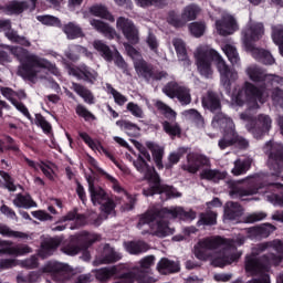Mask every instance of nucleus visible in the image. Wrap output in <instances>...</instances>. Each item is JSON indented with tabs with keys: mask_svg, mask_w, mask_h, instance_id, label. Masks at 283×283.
I'll return each mask as SVG.
<instances>
[{
	"mask_svg": "<svg viewBox=\"0 0 283 283\" xmlns=\"http://www.w3.org/2000/svg\"><path fill=\"white\" fill-rule=\"evenodd\" d=\"M244 244V237L234 240L222 239L221 237H207L200 239L193 247V253L198 260L207 262L210 260L213 266H227L240 259L238 247Z\"/></svg>",
	"mask_w": 283,
	"mask_h": 283,
	"instance_id": "nucleus-1",
	"label": "nucleus"
},
{
	"mask_svg": "<svg viewBox=\"0 0 283 283\" xmlns=\"http://www.w3.org/2000/svg\"><path fill=\"white\" fill-rule=\"evenodd\" d=\"M283 260V241L274 240L261 243L252 249V254L247 258L245 271L259 279H252L247 283H271L269 269L272 264H279Z\"/></svg>",
	"mask_w": 283,
	"mask_h": 283,
	"instance_id": "nucleus-2",
	"label": "nucleus"
},
{
	"mask_svg": "<svg viewBox=\"0 0 283 283\" xmlns=\"http://www.w3.org/2000/svg\"><path fill=\"white\" fill-rule=\"evenodd\" d=\"M195 59L197 70L200 76H203L205 78H209V76L213 74L211 63L216 61L217 69L221 76V85L226 90V94L231 92V81H235V78H238V73L231 71L218 51L213 49H199L195 54Z\"/></svg>",
	"mask_w": 283,
	"mask_h": 283,
	"instance_id": "nucleus-3",
	"label": "nucleus"
},
{
	"mask_svg": "<svg viewBox=\"0 0 283 283\" xmlns=\"http://www.w3.org/2000/svg\"><path fill=\"white\" fill-rule=\"evenodd\" d=\"M7 50L10 51L18 61H20L21 65L19 67L18 74L24 81H31L33 82L36 76H39V70H48L50 74H53L54 76H59V67H56V64H53L48 59L39 57L34 54H29L28 50L21 48V46H10L7 45Z\"/></svg>",
	"mask_w": 283,
	"mask_h": 283,
	"instance_id": "nucleus-4",
	"label": "nucleus"
},
{
	"mask_svg": "<svg viewBox=\"0 0 283 283\" xmlns=\"http://www.w3.org/2000/svg\"><path fill=\"white\" fill-rule=\"evenodd\" d=\"M211 126L214 129H219L222 137L218 142V147L221 151L228 149V147H237V149H249V140L238 134L235 129V123L224 113H218L213 116Z\"/></svg>",
	"mask_w": 283,
	"mask_h": 283,
	"instance_id": "nucleus-5",
	"label": "nucleus"
},
{
	"mask_svg": "<svg viewBox=\"0 0 283 283\" xmlns=\"http://www.w3.org/2000/svg\"><path fill=\"white\" fill-rule=\"evenodd\" d=\"M241 35L245 50L251 52L258 63H262V65H274L275 57H273V54L269 50L255 48V43L264 36V24L262 22L248 24L243 28Z\"/></svg>",
	"mask_w": 283,
	"mask_h": 283,
	"instance_id": "nucleus-6",
	"label": "nucleus"
},
{
	"mask_svg": "<svg viewBox=\"0 0 283 283\" xmlns=\"http://www.w3.org/2000/svg\"><path fill=\"white\" fill-rule=\"evenodd\" d=\"M163 210H148L146 213L139 217L137 229L145 233H149L147 228L151 229L153 235L157 238H167L174 233V228L169 227V222L165 221V218H170L161 213Z\"/></svg>",
	"mask_w": 283,
	"mask_h": 283,
	"instance_id": "nucleus-7",
	"label": "nucleus"
},
{
	"mask_svg": "<svg viewBox=\"0 0 283 283\" xmlns=\"http://www.w3.org/2000/svg\"><path fill=\"white\" fill-rule=\"evenodd\" d=\"M181 168L188 174H198L200 171V178H227L224 172L211 169V160L207 156L197 153H189L187 155V164Z\"/></svg>",
	"mask_w": 283,
	"mask_h": 283,
	"instance_id": "nucleus-8",
	"label": "nucleus"
},
{
	"mask_svg": "<svg viewBox=\"0 0 283 283\" xmlns=\"http://www.w3.org/2000/svg\"><path fill=\"white\" fill-rule=\"evenodd\" d=\"M241 120H247L245 128L256 140H260L271 132L273 119L266 114H259L256 117L251 116L249 113L240 114Z\"/></svg>",
	"mask_w": 283,
	"mask_h": 283,
	"instance_id": "nucleus-9",
	"label": "nucleus"
},
{
	"mask_svg": "<svg viewBox=\"0 0 283 283\" xmlns=\"http://www.w3.org/2000/svg\"><path fill=\"white\" fill-rule=\"evenodd\" d=\"M155 107L158 109V112H160V114H163L165 118L168 119L161 123V127L165 134H167L171 140H175L176 138H182V127L180 124H178V122H176V117L178 116L176 111H174L169 105L165 104V102L160 99L155 103Z\"/></svg>",
	"mask_w": 283,
	"mask_h": 283,
	"instance_id": "nucleus-10",
	"label": "nucleus"
},
{
	"mask_svg": "<svg viewBox=\"0 0 283 283\" xmlns=\"http://www.w3.org/2000/svg\"><path fill=\"white\" fill-rule=\"evenodd\" d=\"M263 154L268 156V167L273 171V176L280 178V174L283 171V145L269 140L263 146Z\"/></svg>",
	"mask_w": 283,
	"mask_h": 283,
	"instance_id": "nucleus-11",
	"label": "nucleus"
},
{
	"mask_svg": "<svg viewBox=\"0 0 283 283\" xmlns=\"http://www.w3.org/2000/svg\"><path fill=\"white\" fill-rule=\"evenodd\" d=\"M86 180L88 182V191L94 207L99 206L102 213H106L107 216L114 213L116 205H114V201L107 197V192L96 185V179L87 178Z\"/></svg>",
	"mask_w": 283,
	"mask_h": 283,
	"instance_id": "nucleus-12",
	"label": "nucleus"
},
{
	"mask_svg": "<svg viewBox=\"0 0 283 283\" xmlns=\"http://www.w3.org/2000/svg\"><path fill=\"white\" fill-rule=\"evenodd\" d=\"M262 86L258 87L251 82H244L241 90L238 91L234 96V103L239 107L244 106V103H263L262 98L264 96V91Z\"/></svg>",
	"mask_w": 283,
	"mask_h": 283,
	"instance_id": "nucleus-13",
	"label": "nucleus"
},
{
	"mask_svg": "<svg viewBox=\"0 0 283 283\" xmlns=\"http://www.w3.org/2000/svg\"><path fill=\"white\" fill-rule=\"evenodd\" d=\"M247 74L252 81V83H256L260 85L262 90H271L275 83H280V76L266 73V70L258 66L248 67Z\"/></svg>",
	"mask_w": 283,
	"mask_h": 283,
	"instance_id": "nucleus-14",
	"label": "nucleus"
},
{
	"mask_svg": "<svg viewBox=\"0 0 283 283\" xmlns=\"http://www.w3.org/2000/svg\"><path fill=\"white\" fill-rule=\"evenodd\" d=\"M163 92L168 98H177L181 105L191 104V91L186 86L178 84V82H168Z\"/></svg>",
	"mask_w": 283,
	"mask_h": 283,
	"instance_id": "nucleus-15",
	"label": "nucleus"
},
{
	"mask_svg": "<svg viewBox=\"0 0 283 283\" xmlns=\"http://www.w3.org/2000/svg\"><path fill=\"white\" fill-rule=\"evenodd\" d=\"M149 190H144V195L154 196V193H159L164 200H169V198H180L182 193L176 191L172 187L163 185L160 179L150 178L148 179Z\"/></svg>",
	"mask_w": 283,
	"mask_h": 283,
	"instance_id": "nucleus-16",
	"label": "nucleus"
},
{
	"mask_svg": "<svg viewBox=\"0 0 283 283\" xmlns=\"http://www.w3.org/2000/svg\"><path fill=\"white\" fill-rule=\"evenodd\" d=\"M139 156L137 160L134 161V167L139 171L140 174H144V178H160V175L156 172V168L154 166H149L148 163H151V155L149 154V150L147 148L142 147L139 148ZM146 159V160H145Z\"/></svg>",
	"mask_w": 283,
	"mask_h": 283,
	"instance_id": "nucleus-17",
	"label": "nucleus"
},
{
	"mask_svg": "<svg viewBox=\"0 0 283 283\" xmlns=\"http://www.w3.org/2000/svg\"><path fill=\"white\" fill-rule=\"evenodd\" d=\"M116 28L124 34L130 45H137L140 41V38L138 36V28H136V24H134V21L129 20V18H117Z\"/></svg>",
	"mask_w": 283,
	"mask_h": 283,
	"instance_id": "nucleus-18",
	"label": "nucleus"
},
{
	"mask_svg": "<svg viewBox=\"0 0 283 283\" xmlns=\"http://www.w3.org/2000/svg\"><path fill=\"white\" fill-rule=\"evenodd\" d=\"M38 0H11L7 4H0V10L8 17L23 14L25 10H34Z\"/></svg>",
	"mask_w": 283,
	"mask_h": 283,
	"instance_id": "nucleus-19",
	"label": "nucleus"
},
{
	"mask_svg": "<svg viewBox=\"0 0 283 283\" xmlns=\"http://www.w3.org/2000/svg\"><path fill=\"white\" fill-rule=\"evenodd\" d=\"M118 272L115 273V281L113 283H147L149 280H147L145 276H140L136 274L134 271H127V266L125 265H117Z\"/></svg>",
	"mask_w": 283,
	"mask_h": 283,
	"instance_id": "nucleus-20",
	"label": "nucleus"
},
{
	"mask_svg": "<svg viewBox=\"0 0 283 283\" xmlns=\"http://www.w3.org/2000/svg\"><path fill=\"white\" fill-rule=\"evenodd\" d=\"M24 163L30 167V169H33V171H42V174L46 178H54L56 176V171L59 168L53 163H44V161H34L28 157L23 158Z\"/></svg>",
	"mask_w": 283,
	"mask_h": 283,
	"instance_id": "nucleus-21",
	"label": "nucleus"
},
{
	"mask_svg": "<svg viewBox=\"0 0 283 283\" xmlns=\"http://www.w3.org/2000/svg\"><path fill=\"white\" fill-rule=\"evenodd\" d=\"M216 29L220 36H230L238 30V21L233 15H224L220 20L216 21Z\"/></svg>",
	"mask_w": 283,
	"mask_h": 283,
	"instance_id": "nucleus-22",
	"label": "nucleus"
},
{
	"mask_svg": "<svg viewBox=\"0 0 283 283\" xmlns=\"http://www.w3.org/2000/svg\"><path fill=\"white\" fill-rule=\"evenodd\" d=\"M203 109H208L212 114H222V102L220 95L213 91H208L206 96L201 99Z\"/></svg>",
	"mask_w": 283,
	"mask_h": 283,
	"instance_id": "nucleus-23",
	"label": "nucleus"
},
{
	"mask_svg": "<svg viewBox=\"0 0 283 283\" xmlns=\"http://www.w3.org/2000/svg\"><path fill=\"white\" fill-rule=\"evenodd\" d=\"M32 249L28 245H15L12 247V241L0 240V255L7 253V255H27L31 253Z\"/></svg>",
	"mask_w": 283,
	"mask_h": 283,
	"instance_id": "nucleus-24",
	"label": "nucleus"
},
{
	"mask_svg": "<svg viewBox=\"0 0 283 283\" xmlns=\"http://www.w3.org/2000/svg\"><path fill=\"white\" fill-rule=\"evenodd\" d=\"M161 214L166 216V218H179V220H196V212L193 210L185 211L180 207L163 208Z\"/></svg>",
	"mask_w": 283,
	"mask_h": 283,
	"instance_id": "nucleus-25",
	"label": "nucleus"
},
{
	"mask_svg": "<svg viewBox=\"0 0 283 283\" xmlns=\"http://www.w3.org/2000/svg\"><path fill=\"white\" fill-rule=\"evenodd\" d=\"M154 262H156V256L155 255H148L139 261V269H136L135 274L140 275V277H145L148 280L146 283H153L156 282L154 277L149 276V273H151V266H154Z\"/></svg>",
	"mask_w": 283,
	"mask_h": 283,
	"instance_id": "nucleus-26",
	"label": "nucleus"
},
{
	"mask_svg": "<svg viewBox=\"0 0 283 283\" xmlns=\"http://www.w3.org/2000/svg\"><path fill=\"white\" fill-rule=\"evenodd\" d=\"M60 30L64 32L70 41H74V39H83V36H85L83 28H81L76 22H67L66 24H62Z\"/></svg>",
	"mask_w": 283,
	"mask_h": 283,
	"instance_id": "nucleus-27",
	"label": "nucleus"
},
{
	"mask_svg": "<svg viewBox=\"0 0 283 283\" xmlns=\"http://www.w3.org/2000/svg\"><path fill=\"white\" fill-rule=\"evenodd\" d=\"M134 67L138 76L144 78L147 83L151 81V76H154V65L149 64L145 60H138L134 63Z\"/></svg>",
	"mask_w": 283,
	"mask_h": 283,
	"instance_id": "nucleus-28",
	"label": "nucleus"
},
{
	"mask_svg": "<svg viewBox=\"0 0 283 283\" xmlns=\"http://www.w3.org/2000/svg\"><path fill=\"white\" fill-rule=\"evenodd\" d=\"M157 271L161 275H169L170 273H178V271H180V263L171 261L167 258H163L157 263Z\"/></svg>",
	"mask_w": 283,
	"mask_h": 283,
	"instance_id": "nucleus-29",
	"label": "nucleus"
},
{
	"mask_svg": "<svg viewBox=\"0 0 283 283\" xmlns=\"http://www.w3.org/2000/svg\"><path fill=\"white\" fill-rule=\"evenodd\" d=\"M72 90L76 93L77 96H81V98H83L84 103H87V105H94V94L87 87L76 82H73Z\"/></svg>",
	"mask_w": 283,
	"mask_h": 283,
	"instance_id": "nucleus-30",
	"label": "nucleus"
},
{
	"mask_svg": "<svg viewBox=\"0 0 283 283\" xmlns=\"http://www.w3.org/2000/svg\"><path fill=\"white\" fill-rule=\"evenodd\" d=\"M67 265L56 262L50 261L42 268V273H52L53 275H67Z\"/></svg>",
	"mask_w": 283,
	"mask_h": 283,
	"instance_id": "nucleus-31",
	"label": "nucleus"
},
{
	"mask_svg": "<svg viewBox=\"0 0 283 283\" xmlns=\"http://www.w3.org/2000/svg\"><path fill=\"white\" fill-rule=\"evenodd\" d=\"M243 213H244V210L242 209L241 205L235 203L233 201H229L226 205L224 216L227 220H237L238 218L242 217Z\"/></svg>",
	"mask_w": 283,
	"mask_h": 283,
	"instance_id": "nucleus-32",
	"label": "nucleus"
},
{
	"mask_svg": "<svg viewBox=\"0 0 283 283\" xmlns=\"http://www.w3.org/2000/svg\"><path fill=\"white\" fill-rule=\"evenodd\" d=\"M116 125L122 132H125L127 136H130V138H136L137 134L140 133L139 126L127 119H119L116 122Z\"/></svg>",
	"mask_w": 283,
	"mask_h": 283,
	"instance_id": "nucleus-33",
	"label": "nucleus"
},
{
	"mask_svg": "<svg viewBox=\"0 0 283 283\" xmlns=\"http://www.w3.org/2000/svg\"><path fill=\"white\" fill-rule=\"evenodd\" d=\"M90 12H91V14H93V17H98L99 19H105L106 21H109L111 23H114V21H116V19L114 18V14H112V12H109L107 7H105L103 4H95V6L91 7Z\"/></svg>",
	"mask_w": 283,
	"mask_h": 283,
	"instance_id": "nucleus-34",
	"label": "nucleus"
},
{
	"mask_svg": "<svg viewBox=\"0 0 283 283\" xmlns=\"http://www.w3.org/2000/svg\"><path fill=\"white\" fill-rule=\"evenodd\" d=\"M185 154H187V148H185V147L179 148L177 153L169 154L168 163H166L164 165V169H166V171H168V174H166V176H170L171 169H174V165H178L180 163V158H182V156H185Z\"/></svg>",
	"mask_w": 283,
	"mask_h": 283,
	"instance_id": "nucleus-35",
	"label": "nucleus"
},
{
	"mask_svg": "<svg viewBox=\"0 0 283 283\" xmlns=\"http://www.w3.org/2000/svg\"><path fill=\"white\" fill-rule=\"evenodd\" d=\"M93 46L105 61H108V63L114 61V52H112V49H109V45L105 44V42L96 40L94 41Z\"/></svg>",
	"mask_w": 283,
	"mask_h": 283,
	"instance_id": "nucleus-36",
	"label": "nucleus"
},
{
	"mask_svg": "<svg viewBox=\"0 0 283 283\" xmlns=\"http://www.w3.org/2000/svg\"><path fill=\"white\" fill-rule=\"evenodd\" d=\"M59 244H61V239L55 238V239H48L42 243V248L40 251V256L41 258H48L49 255H52L54 251H56Z\"/></svg>",
	"mask_w": 283,
	"mask_h": 283,
	"instance_id": "nucleus-37",
	"label": "nucleus"
},
{
	"mask_svg": "<svg viewBox=\"0 0 283 283\" xmlns=\"http://www.w3.org/2000/svg\"><path fill=\"white\" fill-rule=\"evenodd\" d=\"M81 78L80 81H84L85 83H90L91 85H94L98 78V72L96 70L82 64L81 65Z\"/></svg>",
	"mask_w": 283,
	"mask_h": 283,
	"instance_id": "nucleus-38",
	"label": "nucleus"
},
{
	"mask_svg": "<svg viewBox=\"0 0 283 283\" xmlns=\"http://www.w3.org/2000/svg\"><path fill=\"white\" fill-rule=\"evenodd\" d=\"M96 280L99 282H107L111 277L115 276V273H118V265H114L111 268H102L94 271Z\"/></svg>",
	"mask_w": 283,
	"mask_h": 283,
	"instance_id": "nucleus-39",
	"label": "nucleus"
},
{
	"mask_svg": "<svg viewBox=\"0 0 283 283\" xmlns=\"http://www.w3.org/2000/svg\"><path fill=\"white\" fill-rule=\"evenodd\" d=\"M14 207H18L19 209H32V207H36V202L32 200V197L30 195H21L18 193L15 198L13 199Z\"/></svg>",
	"mask_w": 283,
	"mask_h": 283,
	"instance_id": "nucleus-40",
	"label": "nucleus"
},
{
	"mask_svg": "<svg viewBox=\"0 0 283 283\" xmlns=\"http://www.w3.org/2000/svg\"><path fill=\"white\" fill-rule=\"evenodd\" d=\"M125 250L127 253H130V255H138V253H145V251H148L149 245L143 241H132L125 243Z\"/></svg>",
	"mask_w": 283,
	"mask_h": 283,
	"instance_id": "nucleus-41",
	"label": "nucleus"
},
{
	"mask_svg": "<svg viewBox=\"0 0 283 283\" xmlns=\"http://www.w3.org/2000/svg\"><path fill=\"white\" fill-rule=\"evenodd\" d=\"M272 41L275 43L279 48V52L281 56L283 57V25L282 24H276L272 25Z\"/></svg>",
	"mask_w": 283,
	"mask_h": 283,
	"instance_id": "nucleus-42",
	"label": "nucleus"
},
{
	"mask_svg": "<svg viewBox=\"0 0 283 283\" xmlns=\"http://www.w3.org/2000/svg\"><path fill=\"white\" fill-rule=\"evenodd\" d=\"M90 24L97 32L105 34V36H112L115 33L114 29L109 27V24L103 22L102 20L92 19L90 20Z\"/></svg>",
	"mask_w": 283,
	"mask_h": 283,
	"instance_id": "nucleus-43",
	"label": "nucleus"
},
{
	"mask_svg": "<svg viewBox=\"0 0 283 283\" xmlns=\"http://www.w3.org/2000/svg\"><path fill=\"white\" fill-rule=\"evenodd\" d=\"M6 36L7 39H9V41H11V43H17L18 45H22L23 48H30L32 45L28 38L19 35V32L14 30L7 31Z\"/></svg>",
	"mask_w": 283,
	"mask_h": 283,
	"instance_id": "nucleus-44",
	"label": "nucleus"
},
{
	"mask_svg": "<svg viewBox=\"0 0 283 283\" xmlns=\"http://www.w3.org/2000/svg\"><path fill=\"white\" fill-rule=\"evenodd\" d=\"M120 258H123V255L114 251V248L109 245L104 247L102 264H111V262H118Z\"/></svg>",
	"mask_w": 283,
	"mask_h": 283,
	"instance_id": "nucleus-45",
	"label": "nucleus"
},
{
	"mask_svg": "<svg viewBox=\"0 0 283 283\" xmlns=\"http://www.w3.org/2000/svg\"><path fill=\"white\" fill-rule=\"evenodd\" d=\"M223 52L232 65L240 64V54H238V49H235V46L226 44Z\"/></svg>",
	"mask_w": 283,
	"mask_h": 283,
	"instance_id": "nucleus-46",
	"label": "nucleus"
},
{
	"mask_svg": "<svg viewBox=\"0 0 283 283\" xmlns=\"http://www.w3.org/2000/svg\"><path fill=\"white\" fill-rule=\"evenodd\" d=\"M0 235H3L4 238H20L22 240L28 238L25 232L14 231L3 223H0Z\"/></svg>",
	"mask_w": 283,
	"mask_h": 283,
	"instance_id": "nucleus-47",
	"label": "nucleus"
},
{
	"mask_svg": "<svg viewBox=\"0 0 283 283\" xmlns=\"http://www.w3.org/2000/svg\"><path fill=\"white\" fill-rule=\"evenodd\" d=\"M172 45L176 50L179 61H187V59H189V56L187 55V46L181 39L172 40Z\"/></svg>",
	"mask_w": 283,
	"mask_h": 283,
	"instance_id": "nucleus-48",
	"label": "nucleus"
},
{
	"mask_svg": "<svg viewBox=\"0 0 283 283\" xmlns=\"http://www.w3.org/2000/svg\"><path fill=\"white\" fill-rule=\"evenodd\" d=\"M199 12H200V8H198V6L189 4L184 9V12L181 13V15L187 23V21H196Z\"/></svg>",
	"mask_w": 283,
	"mask_h": 283,
	"instance_id": "nucleus-49",
	"label": "nucleus"
},
{
	"mask_svg": "<svg viewBox=\"0 0 283 283\" xmlns=\"http://www.w3.org/2000/svg\"><path fill=\"white\" fill-rule=\"evenodd\" d=\"M248 169H251V161L238 159L234 161L232 174L233 176H242L247 174Z\"/></svg>",
	"mask_w": 283,
	"mask_h": 283,
	"instance_id": "nucleus-50",
	"label": "nucleus"
},
{
	"mask_svg": "<svg viewBox=\"0 0 283 283\" xmlns=\"http://www.w3.org/2000/svg\"><path fill=\"white\" fill-rule=\"evenodd\" d=\"M35 125L36 127H41L43 134H45L46 136H50V134H52V124H50V122H48V119H45V117L41 114H35Z\"/></svg>",
	"mask_w": 283,
	"mask_h": 283,
	"instance_id": "nucleus-51",
	"label": "nucleus"
},
{
	"mask_svg": "<svg viewBox=\"0 0 283 283\" xmlns=\"http://www.w3.org/2000/svg\"><path fill=\"white\" fill-rule=\"evenodd\" d=\"M186 114L187 116H190L196 127H198L199 129H202L205 127V117H202V114H200V112H198L196 108H190L186 111Z\"/></svg>",
	"mask_w": 283,
	"mask_h": 283,
	"instance_id": "nucleus-52",
	"label": "nucleus"
},
{
	"mask_svg": "<svg viewBox=\"0 0 283 283\" xmlns=\"http://www.w3.org/2000/svg\"><path fill=\"white\" fill-rule=\"evenodd\" d=\"M75 113L80 116V118H84V120L90 122V120H96V115H94L85 105L83 104H77L75 107Z\"/></svg>",
	"mask_w": 283,
	"mask_h": 283,
	"instance_id": "nucleus-53",
	"label": "nucleus"
},
{
	"mask_svg": "<svg viewBox=\"0 0 283 283\" xmlns=\"http://www.w3.org/2000/svg\"><path fill=\"white\" fill-rule=\"evenodd\" d=\"M38 21L43 23V25H53L54 28H63V23L61 22V19L54 17V15H40L38 17Z\"/></svg>",
	"mask_w": 283,
	"mask_h": 283,
	"instance_id": "nucleus-54",
	"label": "nucleus"
},
{
	"mask_svg": "<svg viewBox=\"0 0 283 283\" xmlns=\"http://www.w3.org/2000/svg\"><path fill=\"white\" fill-rule=\"evenodd\" d=\"M98 240H101V237L98 234L83 232L81 237V242H83L84 245L82 247V249L85 251L88 247H92L94 242H98Z\"/></svg>",
	"mask_w": 283,
	"mask_h": 283,
	"instance_id": "nucleus-55",
	"label": "nucleus"
},
{
	"mask_svg": "<svg viewBox=\"0 0 283 283\" xmlns=\"http://www.w3.org/2000/svg\"><path fill=\"white\" fill-rule=\"evenodd\" d=\"M164 156L165 150L163 148L153 149V160L159 171L165 169V164H163Z\"/></svg>",
	"mask_w": 283,
	"mask_h": 283,
	"instance_id": "nucleus-56",
	"label": "nucleus"
},
{
	"mask_svg": "<svg viewBox=\"0 0 283 283\" xmlns=\"http://www.w3.org/2000/svg\"><path fill=\"white\" fill-rule=\"evenodd\" d=\"M205 23L202 22H192L189 24V32L192 34V36H196V39H200L205 34Z\"/></svg>",
	"mask_w": 283,
	"mask_h": 283,
	"instance_id": "nucleus-57",
	"label": "nucleus"
},
{
	"mask_svg": "<svg viewBox=\"0 0 283 283\" xmlns=\"http://www.w3.org/2000/svg\"><path fill=\"white\" fill-rule=\"evenodd\" d=\"M168 23L169 25H172L174 28H185L187 25V21L182 19L181 17L176 14L175 12H170L168 17Z\"/></svg>",
	"mask_w": 283,
	"mask_h": 283,
	"instance_id": "nucleus-58",
	"label": "nucleus"
},
{
	"mask_svg": "<svg viewBox=\"0 0 283 283\" xmlns=\"http://www.w3.org/2000/svg\"><path fill=\"white\" fill-rule=\"evenodd\" d=\"M217 214L214 212L201 213L200 219L198 221V227H202V224H216Z\"/></svg>",
	"mask_w": 283,
	"mask_h": 283,
	"instance_id": "nucleus-59",
	"label": "nucleus"
},
{
	"mask_svg": "<svg viewBox=\"0 0 283 283\" xmlns=\"http://www.w3.org/2000/svg\"><path fill=\"white\" fill-rule=\"evenodd\" d=\"M126 108L129 113H132L133 116H135V118H143L145 116L143 108L139 107L138 104L134 102H129Z\"/></svg>",
	"mask_w": 283,
	"mask_h": 283,
	"instance_id": "nucleus-60",
	"label": "nucleus"
},
{
	"mask_svg": "<svg viewBox=\"0 0 283 283\" xmlns=\"http://www.w3.org/2000/svg\"><path fill=\"white\" fill-rule=\"evenodd\" d=\"M12 106L15 107V109H18V112H21V114H23V116H25V118H28L29 120H32V115L30 114V111L28 109V106H25V104H23V102H18L12 101Z\"/></svg>",
	"mask_w": 283,
	"mask_h": 283,
	"instance_id": "nucleus-61",
	"label": "nucleus"
},
{
	"mask_svg": "<svg viewBox=\"0 0 283 283\" xmlns=\"http://www.w3.org/2000/svg\"><path fill=\"white\" fill-rule=\"evenodd\" d=\"M255 193L253 190H244L238 186L232 187V190L230 191V196L232 198H242L243 196H251Z\"/></svg>",
	"mask_w": 283,
	"mask_h": 283,
	"instance_id": "nucleus-62",
	"label": "nucleus"
},
{
	"mask_svg": "<svg viewBox=\"0 0 283 283\" xmlns=\"http://www.w3.org/2000/svg\"><path fill=\"white\" fill-rule=\"evenodd\" d=\"M115 65L122 70V72L124 74H127L128 70H127V62H125V59H123L122 54L118 53V51H116V55H115Z\"/></svg>",
	"mask_w": 283,
	"mask_h": 283,
	"instance_id": "nucleus-63",
	"label": "nucleus"
},
{
	"mask_svg": "<svg viewBox=\"0 0 283 283\" xmlns=\"http://www.w3.org/2000/svg\"><path fill=\"white\" fill-rule=\"evenodd\" d=\"M264 218H266V212H254L245 218V222L251 224L253 222H260V220H264Z\"/></svg>",
	"mask_w": 283,
	"mask_h": 283,
	"instance_id": "nucleus-64",
	"label": "nucleus"
}]
</instances>
